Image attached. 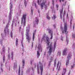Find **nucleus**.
Segmentation results:
<instances>
[{"label": "nucleus", "mask_w": 75, "mask_h": 75, "mask_svg": "<svg viewBox=\"0 0 75 75\" xmlns=\"http://www.w3.org/2000/svg\"><path fill=\"white\" fill-rule=\"evenodd\" d=\"M3 61L4 63V61H5V56L4 55L3 58Z\"/></svg>", "instance_id": "obj_26"}, {"label": "nucleus", "mask_w": 75, "mask_h": 75, "mask_svg": "<svg viewBox=\"0 0 75 75\" xmlns=\"http://www.w3.org/2000/svg\"><path fill=\"white\" fill-rule=\"evenodd\" d=\"M72 36L73 38H75V33H74V34L73 33Z\"/></svg>", "instance_id": "obj_30"}, {"label": "nucleus", "mask_w": 75, "mask_h": 75, "mask_svg": "<svg viewBox=\"0 0 75 75\" xmlns=\"http://www.w3.org/2000/svg\"><path fill=\"white\" fill-rule=\"evenodd\" d=\"M59 62H58L57 67V69H58V67H59Z\"/></svg>", "instance_id": "obj_28"}, {"label": "nucleus", "mask_w": 75, "mask_h": 75, "mask_svg": "<svg viewBox=\"0 0 75 75\" xmlns=\"http://www.w3.org/2000/svg\"><path fill=\"white\" fill-rule=\"evenodd\" d=\"M67 48L64 49L63 50L62 53L63 55H67Z\"/></svg>", "instance_id": "obj_10"}, {"label": "nucleus", "mask_w": 75, "mask_h": 75, "mask_svg": "<svg viewBox=\"0 0 75 75\" xmlns=\"http://www.w3.org/2000/svg\"><path fill=\"white\" fill-rule=\"evenodd\" d=\"M39 64L40 65V68L41 71V75H42V72H43V67L42 66V64L41 63V62H39Z\"/></svg>", "instance_id": "obj_6"}, {"label": "nucleus", "mask_w": 75, "mask_h": 75, "mask_svg": "<svg viewBox=\"0 0 75 75\" xmlns=\"http://www.w3.org/2000/svg\"><path fill=\"white\" fill-rule=\"evenodd\" d=\"M11 55H12V59L13 60V52H12L11 53Z\"/></svg>", "instance_id": "obj_24"}, {"label": "nucleus", "mask_w": 75, "mask_h": 75, "mask_svg": "<svg viewBox=\"0 0 75 75\" xmlns=\"http://www.w3.org/2000/svg\"><path fill=\"white\" fill-rule=\"evenodd\" d=\"M54 0H52V4L54 5Z\"/></svg>", "instance_id": "obj_40"}, {"label": "nucleus", "mask_w": 75, "mask_h": 75, "mask_svg": "<svg viewBox=\"0 0 75 75\" xmlns=\"http://www.w3.org/2000/svg\"><path fill=\"white\" fill-rule=\"evenodd\" d=\"M38 50H39V51H40V48H41V46H38Z\"/></svg>", "instance_id": "obj_29"}, {"label": "nucleus", "mask_w": 75, "mask_h": 75, "mask_svg": "<svg viewBox=\"0 0 75 75\" xmlns=\"http://www.w3.org/2000/svg\"><path fill=\"white\" fill-rule=\"evenodd\" d=\"M1 70L3 72V69H2V68H1Z\"/></svg>", "instance_id": "obj_56"}, {"label": "nucleus", "mask_w": 75, "mask_h": 75, "mask_svg": "<svg viewBox=\"0 0 75 75\" xmlns=\"http://www.w3.org/2000/svg\"><path fill=\"white\" fill-rule=\"evenodd\" d=\"M26 32L25 35L26 37V39L27 40V41L28 42L30 43V41H31V36L29 35V33H30V29H26Z\"/></svg>", "instance_id": "obj_3"}, {"label": "nucleus", "mask_w": 75, "mask_h": 75, "mask_svg": "<svg viewBox=\"0 0 75 75\" xmlns=\"http://www.w3.org/2000/svg\"><path fill=\"white\" fill-rule=\"evenodd\" d=\"M75 44H73V47H75Z\"/></svg>", "instance_id": "obj_46"}, {"label": "nucleus", "mask_w": 75, "mask_h": 75, "mask_svg": "<svg viewBox=\"0 0 75 75\" xmlns=\"http://www.w3.org/2000/svg\"><path fill=\"white\" fill-rule=\"evenodd\" d=\"M11 4V2L10 3V4Z\"/></svg>", "instance_id": "obj_64"}, {"label": "nucleus", "mask_w": 75, "mask_h": 75, "mask_svg": "<svg viewBox=\"0 0 75 75\" xmlns=\"http://www.w3.org/2000/svg\"><path fill=\"white\" fill-rule=\"evenodd\" d=\"M58 54H59V55H61V52H58Z\"/></svg>", "instance_id": "obj_39"}, {"label": "nucleus", "mask_w": 75, "mask_h": 75, "mask_svg": "<svg viewBox=\"0 0 75 75\" xmlns=\"http://www.w3.org/2000/svg\"><path fill=\"white\" fill-rule=\"evenodd\" d=\"M72 57V54L71 53H69L67 57V59L66 61V65L67 66L68 64H69V59H71V57Z\"/></svg>", "instance_id": "obj_5"}, {"label": "nucleus", "mask_w": 75, "mask_h": 75, "mask_svg": "<svg viewBox=\"0 0 75 75\" xmlns=\"http://www.w3.org/2000/svg\"><path fill=\"white\" fill-rule=\"evenodd\" d=\"M57 18V16H56V15L55 14H54L53 15V16L52 17V20H55V18Z\"/></svg>", "instance_id": "obj_16"}, {"label": "nucleus", "mask_w": 75, "mask_h": 75, "mask_svg": "<svg viewBox=\"0 0 75 75\" xmlns=\"http://www.w3.org/2000/svg\"><path fill=\"white\" fill-rule=\"evenodd\" d=\"M21 44L22 47L23 48L24 47V46H23V42H21Z\"/></svg>", "instance_id": "obj_41"}, {"label": "nucleus", "mask_w": 75, "mask_h": 75, "mask_svg": "<svg viewBox=\"0 0 75 75\" xmlns=\"http://www.w3.org/2000/svg\"><path fill=\"white\" fill-rule=\"evenodd\" d=\"M59 12L60 18L61 19H62V15L63 14V8H62V9L60 10Z\"/></svg>", "instance_id": "obj_9"}, {"label": "nucleus", "mask_w": 75, "mask_h": 75, "mask_svg": "<svg viewBox=\"0 0 75 75\" xmlns=\"http://www.w3.org/2000/svg\"><path fill=\"white\" fill-rule=\"evenodd\" d=\"M45 35H46L45 34L44 35H43L42 38V40H44V38L45 37Z\"/></svg>", "instance_id": "obj_25"}, {"label": "nucleus", "mask_w": 75, "mask_h": 75, "mask_svg": "<svg viewBox=\"0 0 75 75\" xmlns=\"http://www.w3.org/2000/svg\"><path fill=\"white\" fill-rule=\"evenodd\" d=\"M56 45V42H55L54 43V47L53 48V49L54 50H55V46Z\"/></svg>", "instance_id": "obj_23"}, {"label": "nucleus", "mask_w": 75, "mask_h": 75, "mask_svg": "<svg viewBox=\"0 0 75 75\" xmlns=\"http://www.w3.org/2000/svg\"><path fill=\"white\" fill-rule=\"evenodd\" d=\"M27 15L26 14H23V16L21 18V24H23V27L24 28L25 25V24H26V16Z\"/></svg>", "instance_id": "obj_4"}, {"label": "nucleus", "mask_w": 75, "mask_h": 75, "mask_svg": "<svg viewBox=\"0 0 75 75\" xmlns=\"http://www.w3.org/2000/svg\"><path fill=\"white\" fill-rule=\"evenodd\" d=\"M58 7H59V6H58V4H57L56 5V8H58Z\"/></svg>", "instance_id": "obj_38"}, {"label": "nucleus", "mask_w": 75, "mask_h": 75, "mask_svg": "<svg viewBox=\"0 0 75 75\" xmlns=\"http://www.w3.org/2000/svg\"><path fill=\"white\" fill-rule=\"evenodd\" d=\"M32 70H33V71H34V69H32Z\"/></svg>", "instance_id": "obj_63"}, {"label": "nucleus", "mask_w": 75, "mask_h": 75, "mask_svg": "<svg viewBox=\"0 0 75 75\" xmlns=\"http://www.w3.org/2000/svg\"><path fill=\"white\" fill-rule=\"evenodd\" d=\"M57 10H58V8H57Z\"/></svg>", "instance_id": "obj_61"}, {"label": "nucleus", "mask_w": 75, "mask_h": 75, "mask_svg": "<svg viewBox=\"0 0 75 75\" xmlns=\"http://www.w3.org/2000/svg\"><path fill=\"white\" fill-rule=\"evenodd\" d=\"M21 27H20L19 28V30H20V31L21 30Z\"/></svg>", "instance_id": "obj_50"}, {"label": "nucleus", "mask_w": 75, "mask_h": 75, "mask_svg": "<svg viewBox=\"0 0 75 75\" xmlns=\"http://www.w3.org/2000/svg\"><path fill=\"white\" fill-rule=\"evenodd\" d=\"M11 38H13V33L11 32Z\"/></svg>", "instance_id": "obj_33"}, {"label": "nucleus", "mask_w": 75, "mask_h": 75, "mask_svg": "<svg viewBox=\"0 0 75 75\" xmlns=\"http://www.w3.org/2000/svg\"><path fill=\"white\" fill-rule=\"evenodd\" d=\"M36 33V30H35V31H34L33 34V41H34V35H35V33Z\"/></svg>", "instance_id": "obj_14"}, {"label": "nucleus", "mask_w": 75, "mask_h": 75, "mask_svg": "<svg viewBox=\"0 0 75 75\" xmlns=\"http://www.w3.org/2000/svg\"><path fill=\"white\" fill-rule=\"evenodd\" d=\"M59 1L60 2H61V0H59Z\"/></svg>", "instance_id": "obj_57"}, {"label": "nucleus", "mask_w": 75, "mask_h": 75, "mask_svg": "<svg viewBox=\"0 0 75 75\" xmlns=\"http://www.w3.org/2000/svg\"><path fill=\"white\" fill-rule=\"evenodd\" d=\"M66 14V11H64L63 13V17H64V16Z\"/></svg>", "instance_id": "obj_27"}, {"label": "nucleus", "mask_w": 75, "mask_h": 75, "mask_svg": "<svg viewBox=\"0 0 75 75\" xmlns=\"http://www.w3.org/2000/svg\"><path fill=\"white\" fill-rule=\"evenodd\" d=\"M17 25V24L16 23H15V26H16Z\"/></svg>", "instance_id": "obj_58"}, {"label": "nucleus", "mask_w": 75, "mask_h": 75, "mask_svg": "<svg viewBox=\"0 0 75 75\" xmlns=\"http://www.w3.org/2000/svg\"><path fill=\"white\" fill-rule=\"evenodd\" d=\"M45 3H46V1H45V2H43L41 4L40 6L41 9H43V8L44 7L43 6H44V5H45Z\"/></svg>", "instance_id": "obj_11"}, {"label": "nucleus", "mask_w": 75, "mask_h": 75, "mask_svg": "<svg viewBox=\"0 0 75 75\" xmlns=\"http://www.w3.org/2000/svg\"><path fill=\"white\" fill-rule=\"evenodd\" d=\"M38 3L39 5L40 4V1H39V0L38 1Z\"/></svg>", "instance_id": "obj_37"}, {"label": "nucleus", "mask_w": 75, "mask_h": 75, "mask_svg": "<svg viewBox=\"0 0 75 75\" xmlns=\"http://www.w3.org/2000/svg\"><path fill=\"white\" fill-rule=\"evenodd\" d=\"M37 67L38 68H37V70L38 72V74H40V71H39V68H38V66H37Z\"/></svg>", "instance_id": "obj_21"}, {"label": "nucleus", "mask_w": 75, "mask_h": 75, "mask_svg": "<svg viewBox=\"0 0 75 75\" xmlns=\"http://www.w3.org/2000/svg\"><path fill=\"white\" fill-rule=\"evenodd\" d=\"M31 11L32 14H33V9H31Z\"/></svg>", "instance_id": "obj_43"}, {"label": "nucleus", "mask_w": 75, "mask_h": 75, "mask_svg": "<svg viewBox=\"0 0 75 75\" xmlns=\"http://www.w3.org/2000/svg\"><path fill=\"white\" fill-rule=\"evenodd\" d=\"M35 7H37V5H36V4H35Z\"/></svg>", "instance_id": "obj_48"}, {"label": "nucleus", "mask_w": 75, "mask_h": 75, "mask_svg": "<svg viewBox=\"0 0 75 75\" xmlns=\"http://www.w3.org/2000/svg\"><path fill=\"white\" fill-rule=\"evenodd\" d=\"M13 8V4H11V6H10V12L9 13V21H10V19H11V11L12 10H11Z\"/></svg>", "instance_id": "obj_8"}, {"label": "nucleus", "mask_w": 75, "mask_h": 75, "mask_svg": "<svg viewBox=\"0 0 75 75\" xmlns=\"http://www.w3.org/2000/svg\"><path fill=\"white\" fill-rule=\"evenodd\" d=\"M47 30L48 31V33L49 34H50L51 37H50V40H52V38L53 37V32L51 29H47Z\"/></svg>", "instance_id": "obj_7"}, {"label": "nucleus", "mask_w": 75, "mask_h": 75, "mask_svg": "<svg viewBox=\"0 0 75 75\" xmlns=\"http://www.w3.org/2000/svg\"><path fill=\"white\" fill-rule=\"evenodd\" d=\"M62 1L63 2L64 1V0H62Z\"/></svg>", "instance_id": "obj_60"}, {"label": "nucleus", "mask_w": 75, "mask_h": 75, "mask_svg": "<svg viewBox=\"0 0 75 75\" xmlns=\"http://www.w3.org/2000/svg\"><path fill=\"white\" fill-rule=\"evenodd\" d=\"M75 64H74L73 66H71V67L72 68H74V66H75Z\"/></svg>", "instance_id": "obj_36"}, {"label": "nucleus", "mask_w": 75, "mask_h": 75, "mask_svg": "<svg viewBox=\"0 0 75 75\" xmlns=\"http://www.w3.org/2000/svg\"><path fill=\"white\" fill-rule=\"evenodd\" d=\"M46 40L47 42V48H49V51H48V53L50 55H51V53L52 51V43L50 42V40H49V38L48 37H46Z\"/></svg>", "instance_id": "obj_1"}, {"label": "nucleus", "mask_w": 75, "mask_h": 75, "mask_svg": "<svg viewBox=\"0 0 75 75\" xmlns=\"http://www.w3.org/2000/svg\"><path fill=\"white\" fill-rule=\"evenodd\" d=\"M67 26V23H64V29L62 26L60 27V30L61 31L62 34H64V33L65 34H68V31H68V27Z\"/></svg>", "instance_id": "obj_2"}, {"label": "nucleus", "mask_w": 75, "mask_h": 75, "mask_svg": "<svg viewBox=\"0 0 75 75\" xmlns=\"http://www.w3.org/2000/svg\"><path fill=\"white\" fill-rule=\"evenodd\" d=\"M35 22H36V23L37 25H38V18L37 17H36V20H35Z\"/></svg>", "instance_id": "obj_18"}, {"label": "nucleus", "mask_w": 75, "mask_h": 75, "mask_svg": "<svg viewBox=\"0 0 75 75\" xmlns=\"http://www.w3.org/2000/svg\"><path fill=\"white\" fill-rule=\"evenodd\" d=\"M5 50V47H3V50Z\"/></svg>", "instance_id": "obj_51"}, {"label": "nucleus", "mask_w": 75, "mask_h": 75, "mask_svg": "<svg viewBox=\"0 0 75 75\" xmlns=\"http://www.w3.org/2000/svg\"><path fill=\"white\" fill-rule=\"evenodd\" d=\"M6 28H5V29H4V32H5V33H6Z\"/></svg>", "instance_id": "obj_45"}, {"label": "nucleus", "mask_w": 75, "mask_h": 75, "mask_svg": "<svg viewBox=\"0 0 75 75\" xmlns=\"http://www.w3.org/2000/svg\"><path fill=\"white\" fill-rule=\"evenodd\" d=\"M24 4H25V7H26L27 6V2H25V1Z\"/></svg>", "instance_id": "obj_34"}, {"label": "nucleus", "mask_w": 75, "mask_h": 75, "mask_svg": "<svg viewBox=\"0 0 75 75\" xmlns=\"http://www.w3.org/2000/svg\"><path fill=\"white\" fill-rule=\"evenodd\" d=\"M32 47H33V42H32Z\"/></svg>", "instance_id": "obj_47"}, {"label": "nucleus", "mask_w": 75, "mask_h": 75, "mask_svg": "<svg viewBox=\"0 0 75 75\" xmlns=\"http://www.w3.org/2000/svg\"><path fill=\"white\" fill-rule=\"evenodd\" d=\"M17 68V63H14V69Z\"/></svg>", "instance_id": "obj_20"}, {"label": "nucleus", "mask_w": 75, "mask_h": 75, "mask_svg": "<svg viewBox=\"0 0 75 75\" xmlns=\"http://www.w3.org/2000/svg\"><path fill=\"white\" fill-rule=\"evenodd\" d=\"M8 58H10V54H9L8 55Z\"/></svg>", "instance_id": "obj_35"}, {"label": "nucleus", "mask_w": 75, "mask_h": 75, "mask_svg": "<svg viewBox=\"0 0 75 75\" xmlns=\"http://www.w3.org/2000/svg\"><path fill=\"white\" fill-rule=\"evenodd\" d=\"M18 39L16 38V46H17V45H18Z\"/></svg>", "instance_id": "obj_17"}, {"label": "nucleus", "mask_w": 75, "mask_h": 75, "mask_svg": "<svg viewBox=\"0 0 75 75\" xmlns=\"http://www.w3.org/2000/svg\"><path fill=\"white\" fill-rule=\"evenodd\" d=\"M23 71H21V75H23Z\"/></svg>", "instance_id": "obj_49"}, {"label": "nucleus", "mask_w": 75, "mask_h": 75, "mask_svg": "<svg viewBox=\"0 0 75 75\" xmlns=\"http://www.w3.org/2000/svg\"><path fill=\"white\" fill-rule=\"evenodd\" d=\"M4 51H5V49H3V52H4Z\"/></svg>", "instance_id": "obj_52"}, {"label": "nucleus", "mask_w": 75, "mask_h": 75, "mask_svg": "<svg viewBox=\"0 0 75 75\" xmlns=\"http://www.w3.org/2000/svg\"><path fill=\"white\" fill-rule=\"evenodd\" d=\"M45 54H46V53L45 52H44V55H45Z\"/></svg>", "instance_id": "obj_55"}, {"label": "nucleus", "mask_w": 75, "mask_h": 75, "mask_svg": "<svg viewBox=\"0 0 75 75\" xmlns=\"http://www.w3.org/2000/svg\"><path fill=\"white\" fill-rule=\"evenodd\" d=\"M53 27H54V28H56V26H55V25H53Z\"/></svg>", "instance_id": "obj_42"}, {"label": "nucleus", "mask_w": 75, "mask_h": 75, "mask_svg": "<svg viewBox=\"0 0 75 75\" xmlns=\"http://www.w3.org/2000/svg\"><path fill=\"white\" fill-rule=\"evenodd\" d=\"M74 25L73 26V30H74Z\"/></svg>", "instance_id": "obj_54"}, {"label": "nucleus", "mask_w": 75, "mask_h": 75, "mask_svg": "<svg viewBox=\"0 0 75 75\" xmlns=\"http://www.w3.org/2000/svg\"><path fill=\"white\" fill-rule=\"evenodd\" d=\"M56 63L55 62H54V67H55V65H56Z\"/></svg>", "instance_id": "obj_53"}, {"label": "nucleus", "mask_w": 75, "mask_h": 75, "mask_svg": "<svg viewBox=\"0 0 75 75\" xmlns=\"http://www.w3.org/2000/svg\"><path fill=\"white\" fill-rule=\"evenodd\" d=\"M61 40L62 41H63V37H62L61 38Z\"/></svg>", "instance_id": "obj_44"}, {"label": "nucleus", "mask_w": 75, "mask_h": 75, "mask_svg": "<svg viewBox=\"0 0 75 75\" xmlns=\"http://www.w3.org/2000/svg\"><path fill=\"white\" fill-rule=\"evenodd\" d=\"M37 57L38 58L40 57V54L39 51H37Z\"/></svg>", "instance_id": "obj_15"}, {"label": "nucleus", "mask_w": 75, "mask_h": 75, "mask_svg": "<svg viewBox=\"0 0 75 75\" xmlns=\"http://www.w3.org/2000/svg\"><path fill=\"white\" fill-rule=\"evenodd\" d=\"M23 62V67L24 68V64H25V61L24 60H23L22 61Z\"/></svg>", "instance_id": "obj_19"}, {"label": "nucleus", "mask_w": 75, "mask_h": 75, "mask_svg": "<svg viewBox=\"0 0 75 75\" xmlns=\"http://www.w3.org/2000/svg\"><path fill=\"white\" fill-rule=\"evenodd\" d=\"M8 25H9V23L7 24L6 26V28L7 29H8Z\"/></svg>", "instance_id": "obj_31"}, {"label": "nucleus", "mask_w": 75, "mask_h": 75, "mask_svg": "<svg viewBox=\"0 0 75 75\" xmlns=\"http://www.w3.org/2000/svg\"><path fill=\"white\" fill-rule=\"evenodd\" d=\"M31 64H32V62H31Z\"/></svg>", "instance_id": "obj_59"}, {"label": "nucleus", "mask_w": 75, "mask_h": 75, "mask_svg": "<svg viewBox=\"0 0 75 75\" xmlns=\"http://www.w3.org/2000/svg\"><path fill=\"white\" fill-rule=\"evenodd\" d=\"M46 18H47V19H48V20H50V17H49L48 16H47V17Z\"/></svg>", "instance_id": "obj_32"}, {"label": "nucleus", "mask_w": 75, "mask_h": 75, "mask_svg": "<svg viewBox=\"0 0 75 75\" xmlns=\"http://www.w3.org/2000/svg\"><path fill=\"white\" fill-rule=\"evenodd\" d=\"M18 75H20V68L19 67L18 70Z\"/></svg>", "instance_id": "obj_22"}, {"label": "nucleus", "mask_w": 75, "mask_h": 75, "mask_svg": "<svg viewBox=\"0 0 75 75\" xmlns=\"http://www.w3.org/2000/svg\"><path fill=\"white\" fill-rule=\"evenodd\" d=\"M50 60L51 61L49 62V63L48 64L49 66H50V65H51V63L52 62L51 61H53V58L51 57L50 58Z\"/></svg>", "instance_id": "obj_13"}, {"label": "nucleus", "mask_w": 75, "mask_h": 75, "mask_svg": "<svg viewBox=\"0 0 75 75\" xmlns=\"http://www.w3.org/2000/svg\"><path fill=\"white\" fill-rule=\"evenodd\" d=\"M66 72H67V69L66 68L63 69V70L62 72V75H65Z\"/></svg>", "instance_id": "obj_12"}, {"label": "nucleus", "mask_w": 75, "mask_h": 75, "mask_svg": "<svg viewBox=\"0 0 75 75\" xmlns=\"http://www.w3.org/2000/svg\"><path fill=\"white\" fill-rule=\"evenodd\" d=\"M35 67H36V65H35Z\"/></svg>", "instance_id": "obj_62"}]
</instances>
